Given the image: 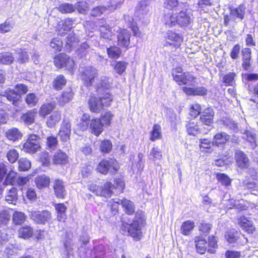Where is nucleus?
<instances>
[{
	"label": "nucleus",
	"instance_id": "1a4fd4ad",
	"mask_svg": "<svg viewBox=\"0 0 258 258\" xmlns=\"http://www.w3.org/2000/svg\"><path fill=\"white\" fill-rule=\"evenodd\" d=\"M182 35L174 30H168L165 36V46H172L175 49L179 47L183 42Z\"/></svg>",
	"mask_w": 258,
	"mask_h": 258
},
{
	"label": "nucleus",
	"instance_id": "5701e85b",
	"mask_svg": "<svg viewBox=\"0 0 258 258\" xmlns=\"http://www.w3.org/2000/svg\"><path fill=\"white\" fill-rule=\"evenodd\" d=\"M71 134V125L69 122L63 121L60 125L58 133L60 141L67 142L70 140Z\"/></svg>",
	"mask_w": 258,
	"mask_h": 258
},
{
	"label": "nucleus",
	"instance_id": "f257e3e1",
	"mask_svg": "<svg viewBox=\"0 0 258 258\" xmlns=\"http://www.w3.org/2000/svg\"><path fill=\"white\" fill-rule=\"evenodd\" d=\"M121 207L124 212L127 215L135 214L132 222L128 223L123 221L121 223L120 228L121 230L127 233L134 241H140L143 235L142 231V227L146 224V219L142 211L136 212V206L134 202L130 200L123 198L120 200Z\"/></svg>",
	"mask_w": 258,
	"mask_h": 258
},
{
	"label": "nucleus",
	"instance_id": "774afa93",
	"mask_svg": "<svg viewBox=\"0 0 258 258\" xmlns=\"http://www.w3.org/2000/svg\"><path fill=\"white\" fill-rule=\"evenodd\" d=\"M106 10L107 8L105 6H96L91 10L90 16L92 17L101 16Z\"/></svg>",
	"mask_w": 258,
	"mask_h": 258
},
{
	"label": "nucleus",
	"instance_id": "aec40b11",
	"mask_svg": "<svg viewBox=\"0 0 258 258\" xmlns=\"http://www.w3.org/2000/svg\"><path fill=\"white\" fill-rule=\"evenodd\" d=\"M3 96L10 102L13 105L18 107L20 105L22 100V96L16 90L11 88H8L5 90Z\"/></svg>",
	"mask_w": 258,
	"mask_h": 258
},
{
	"label": "nucleus",
	"instance_id": "4be33fe9",
	"mask_svg": "<svg viewBox=\"0 0 258 258\" xmlns=\"http://www.w3.org/2000/svg\"><path fill=\"white\" fill-rule=\"evenodd\" d=\"M104 126L97 117H93L90 120L89 133L96 137H99L104 131Z\"/></svg>",
	"mask_w": 258,
	"mask_h": 258
},
{
	"label": "nucleus",
	"instance_id": "49530a36",
	"mask_svg": "<svg viewBox=\"0 0 258 258\" xmlns=\"http://www.w3.org/2000/svg\"><path fill=\"white\" fill-rule=\"evenodd\" d=\"M90 116L89 115L84 114L83 117L80 119V121L77 124L78 130L81 132L89 130V123Z\"/></svg>",
	"mask_w": 258,
	"mask_h": 258
},
{
	"label": "nucleus",
	"instance_id": "a19ab883",
	"mask_svg": "<svg viewBox=\"0 0 258 258\" xmlns=\"http://www.w3.org/2000/svg\"><path fill=\"white\" fill-rule=\"evenodd\" d=\"M73 24V20L71 18L65 19L62 22L61 27L58 29V32L61 36H63L66 34L67 32L70 31L72 27Z\"/></svg>",
	"mask_w": 258,
	"mask_h": 258
},
{
	"label": "nucleus",
	"instance_id": "20e7f679",
	"mask_svg": "<svg viewBox=\"0 0 258 258\" xmlns=\"http://www.w3.org/2000/svg\"><path fill=\"white\" fill-rule=\"evenodd\" d=\"M114 183L110 180L106 181L101 186L100 197L109 198L113 195L114 190L117 194L123 192L125 188V182L123 178L117 177L114 179Z\"/></svg>",
	"mask_w": 258,
	"mask_h": 258
},
{
	"label": "nucleus",
	"instance_id": "bf43d9fd",
	"mask_svg": "<svg viewBox=\"0 0 258 258\" xmlns=\"http://www.w3.org/2000/svg\"><path fill=\"white\" fill-rule=\"evenodd\" d=\"M127 64L128 63L126 62L121 60L117 61H116L113 68L116 74L121 75L125 72Z\"/></svg>",
	"mask_w": 258,
	"mask_h": 258
},
{
	"label": "nucleus",
	"instance_id": "c9c22d12",
	"mask_svg": "<svg viewBox=\"0 0 258 258\" xmlns=\"http://www.w3.org/2000/svg\"><path fill=\"white\" fill-rule=\"evenodd\" d=\"M195 227V224L193 221L186 220L184 221L180 227L181 233L184 236L190 234Z\"/></svg>",
	"mask_w": 258,
	"mask_h": 258
},
{
	"label": "nucleus",
	"instance_id": "9d476101",
	"mask_svg": "<svg viewBox=\"0 0 258 258\" xmlns=\"http://www.w3.org/2000/svg\"><path fill=\"white\" fill-rule=\"evenodd\" d=\"M80 76L84 85L87 87H89L93 85L95 78L97 76V73L95 69L91 67H88L81 72Z\"/></svg>",
	"mask_w": 258,
	"mask_h": 258
},
{
	"label": "nucleus",
	"instance_id": "f8f14e48",
	"mask_svg": "<svg viewBox=\"0 0 258 258\" xmlns=\"http://www.w3.org/2000/svg\"><path fill=\"white\" fill-rule=\"evenodd\" d=\"M52 189L56 198L63 200L66 198L67 191L64 182L62 179L57 178L53 180Z\"/></svg>",
	"mask_w": 258,
	"mask_h": 258
},
{
	"label": "nucleus",
	"instance_id": "bb28decb",
	"mask_svg": "<svg viewBox=\"0 0 258 258\" xmlns=\"http://www.w3.org/2000/svg\"><path fill=\"white\" fill-rule=\"evenodd\" d=\"M55 106V102L53 101L43 103L38 111L39 116L43 119L45 118L52 112Z\"/></svg>",
	"mask_w": 258,
	"mask_h": 258
},
{
	"label": "nucleus",
	"instance_id": "f704fd0d",
	"mask_svg": "<svg viewBox=\"0 0 258 258\" xmlns=\"http://www.w3.org/2000/svg\"><path fill=\"white\" fill-rule=\"evenodd\" d=\"M162 138L161 126L159 124H154L152 130L150 132L149 139L152 142H155Z\"/></svg>",
	"mask_w": 258,
	"mask_h": 258
},
{
	"label": "nucleus",
	"instance_id": "f03ea898",
	"mask_svg": "<svg viewBox=\"0 0 258 258\" xmlns=\"http://www.w3.org/2000/svg\"><path fill=\"white\" fill-rule=\"evenodd\" d=\"M112 101L113 97L110 92H105L99 96L91 94L88 100V107L91 112L99 113L110 106Z\"/></svg>",
	"mask_w": 258,
	"mask_h": 258
},
{
	"label": "nucleus",
	"instance_id": "a878e982",
	"mask_svg": "<svg viewBox=\"0 0 258 258\" xmlns=\"http://www.w3.org/2000/svg\"><path fill=\"white\" fill-rule=\"evenodd\" d=\"M182 90L187 96H205L208 92L207 89L202 86L195 88L184 86L182 87Z\"/></svg>",
	"mask_w": 258,
	"mask_h": 258
},
{
	"label": "nucleus",
	"instance_id": "e2e57ef3",
	"mask_svg": "<svg viewBox=\"0 0 258 258\" xmlns=\"http://www.w3.org/2000/svg\"><path fill=\"white\" fill-rule=\"evenodd\" d=\"M30 161L25 158H21L18 161V169L20 171L28 170L31 168Z\"/></svg>",
	"mask_w": 258,
	"mask_h": 258
},
{
	"label": "nucleus",
	"instance_id": "2eb2a0df",
	"mask_svg": "<svg viewBox=\"0 0 258 258\" xmlns=\"http://www.w3.org/2000/svg\"><path fill=\"white\" fill-rule=\"evenodd\" d=\"M234 159L236 167L240 169H247L250 164V160L246 154L240 150L235 151Z\"/></svg>",
	"mask_w": 258,
	"mask_h": 258
},
{
	"label": "nucleus",
	"instance_id": "09e8293b",
	"mask_svg": "<svg viewBox=\"0 0 258 258\" xmlns=\"http://www.w3.org/2000/svg\"><path fill=\"white\" fill-rule=\"evenodd\" d=\"M18 199V190L17 188L12 187L5 197V201L9 204H15Z\"/></svg>",
	"mask_w": 258,
	"mask_h": 258
},
{
	"label": "nucleus",
	"instance_id": "c756f323",
	"mask_svg": "<svg viewBox=\"0 0 258 258\" xmlns=\"http://www.w3.org/2000/svg\"><path fill=\"white\" fill-rule=\"evenodd\" d=\"M67 80L62 74L57 75L52 82V86L55 91L61 90L67 85Z\"/></svg>",
	"mask_w": 258,
	"mask_h": 258
},
{
	"label": "nucleus",
	"instance_id": "338daca9",
	"mask_svg": "<svg viewBox=\"0 0 258 258\" xmlns=\"http://www.w3.org/2000/svg\"><path fill=\"white\" fill-rule=\"evenodd\" d=\"M19 156L18 151L15 149L9 150L7 153V158L8 160L11 163L16 162Z\"/></svg>",
	"mask_w": 258,
	"mask_h": 258
},
{
	"label": "nucleus",
	"instance_id": "7c9ffc66",
	"mask_svg": "<svg viewBox=\"0 0 258 258\" xmlns=\"http://www.w3.org/2000/svg\"><path fill=\"white\" fill-rule=\"evenodd\" d=\"M74 96V93L70 89L68 91H63L59 96L57 99V102L60 106H63L71 101Z\"/></svg>",
	"mask_w": 258,
	"mask_h": 258
},
{
	"label": "nucleus",
	"instance_id": "c03bdc74",
	"mask_svg": "<svg viewBox=\"0 0 258 258\" xmlns=\"http://www.w3.org/2000/svg\"><path fill=\"white\" fill-rule=\"evenodd\" d=\"M15 58L12 53L3 52L0 53V64L9 65L14 62Z\"/></svg>",
	"mask_w": 258,
	"mask_h": 258
},
{
	"label": "nucleus",
	"instance_id": "5fc2aeb1",
	"mask_svg": "<svg viewBox=\"0 0 258 258\" xmlns=\"http://www.w3.org/2000/svg\"><path fill=\"white\" fill-rule=\"evenodd\" d=\"M17 61L20 64L27 63L29 60V55L28 52L26 49H20L17 52Z\"/></svg>",
	"mask_w": 258,
	"mask_h": 258
},
{
	"label": "nucleus",
	"instance_id": "58836bf2",
	"mask_svg": "<svg viewBox=\"0 0 258 258\" xmlns=\"http://www.w3.org/2000/svg\"><path fill=\"white\" fill-rule=\"evenodd\" d=\"M36 186L39 189L48 187L50 184V178L45 175L38 176L35 178Z\"/></svg>",
	"mask_w": 258,
	"mask_h": 258
},
{
	"label": "nucleus",
	"instance_id": "052dcab7",
	"mask_svg": "<svg viewBox=\"0 0 258 258\" xmlns=\"http://www.w3.org/2000/svg\"><path fill=\"white\" fill-rule=\"evenodd\" d=\"M25 101L29 107H33L36 105L38 102V98L34 93H30L26 95Z\"/></svg>",
	"mask_w": 258,
	"mask_h": 258
},
{
	"label": "nucleus",
	"instance_id": "79ce46f5",
	"mask_svg": "<svg viewBox=\"0 0 258 258\" xmlns=\"http://www.w3.org/2000/svg\"><path fill=\"white\" fill-rule=\"evenodd\" d=\"M106 51L108 57L114 59L119 58L122 53L120 48L115 45L110 46Z\"/></svg>",
	"mask_w": 258,
	"mask_h": 258
},
{
	"label": "nucleus",
	"instance_id": "3c124183",
	"mask_svg": "<svg viewBox=\"0 0 258 258\" xmlns=\"http://www.w3.org/2000/svg\"><path fill=\"white\" fill-rule=\"evenodd\" d=\"M236 74L235 72H229L223 76L222 82L226 86H231L235 84Z\"/></svg>",
	"mask_w": 258,
	"mask_h": 258
},
{
	"label": "nucleus",
	"instance_id": "6e6552de",
	"mask_svg": "<svg viewBox=\"0 0 258 258\" xmlns=\"http://www.w3.org/2000/svg\"><path fill=\"white\" fill-rule=\"evenodd\" d=\"M41 148V138L38 135L31 134L28 135L23 144L22 150L25 153L35 154Z\"/></svg>",
	"mask_w": 258,
	"mask_h": 258
},
{
	"label": "nucleus",
	"instance_id": "39448f33",
	"mask_svg": "<svg viewBox=\"0 0 258 258\" xmlns=\"http://www.w3.org/2000/svg\"><path fill=\"white\" fill-rule=\"evenodd\" d=\"M53 63L58 69H64L71 74L77 68V63L74 58L64 52H59L53 58Z\"/></svg>",
	"mask_w": 258,
	"mask_h": 258
},
{
	"label": "nucleus",
	"instance_id": "2f4dec72",
	"mask_svg": "<svg viewBox=\"0 0 258 258\" xmlns=\"http://www.w3.org/2000/svg\"><path fill=\"white\" fill-rule=\"evenodd\" d=\"M99 150L102 154L110 153L112 150L113 145L109 139L99 140Z\"/></svg>",
	"mask_w": 258,
	"mask_h": 258
},
{
	"label": "nucleus",
	"instance_id": "603ef678",
	"mask_svg": "<svg viewBox=\"0 0 258 258\" xmlns=\"http://www.w3.org/2000/svg\"><path fill=\"white\" fill-rule=\"evenodd\" d=\"M208 252L210 253H215L218 247L217 237L214 235L209 236L208 238Z\"/></svg>",
	"mask_w": 258,
	"mask_h": 258
},
{
	"label": "nucleus",
	"instance_id": "680f3d73",
	"mask_svg": "<svg viewBox=\"0 0 258 258\" xmlns=\"http://www.w3.org/2000/svg\"><path fill=\"white\" fill-rule=\"evenodd\" d=\"M242 49L240 44L236 43L234 44L229 53L231 58L233 60L238 59L240 53H241Z\"/></svg>",
	"mask_w": 258,
	"mask_h": 258
},
{
	"label": "nucleus",
	"instance_id": "a18cd8bd",
	"mask_svg": "<svg viewBox=\"0 0 258 258\" xmlns=\"http://www.w3.org/2000/svg\"><path fill=\"white\" fill-rule=\"evenodd\" d=\"M113 115L111 111H107L97 117L99 121L101 122L104 126H109L111 125Z\"/></svg>",
	"mask_w": 258,
	"mask_h": 258
},
{
	"label": "nucleus",
	"instance_id": "423d86ee",
	"mask_svg": "<svg viewBox=\"0 0 258 258\" xmlns=\"http://www.w3.org/2000/svg\"><path fill=\"white\" fill-rule=\"evenodd\" d=\"M119 169L118 161L114 158H103L97 164L96 171L102 175L115 174Z\"/></svg>",
	"mask_w": 258,
	"mask_h": 258
},
{
	"label": "nucleus",
	"instance_id": "0e129e2a",
	"mask_svg": "<svg viewBox=\"0 0 258 258\" xmlns=\"http://www.w3.org/2000/svg\"><path fill=\"white\" fill-rule=\"evenodd\" d=\"M50 45L55 51L60 52L62 48V41L58 37L53 38L50 42Z\"/></svg>",
	"mask_w": 258,
	"mask_h": 258
},
{
	"label": "nucleus",
	"instance_id": "a211bd4d",
	"mask_svg": "<svg viewBox=\"0 0 258 258\" xmlns=\"http://www.w3.org/2000/svg\"><path fill=\"white\" fill-rule=\"evenodd\" d=\"M241 67L244 71L249 70L251 66L252 50L250 48L246 47L241 50Z\"/></svg>",
	"mask_w": 258,
	"mask_h": 258
},
{
	"label": "nucleus",
	"instance_id": "b1692460",
	"mask_svg": "<svg viewBox=\"0 0 258 258\" xmlns=\"http://www.w3.org/2000/svg\"><path fill=\"white\" fill-rule=\"evenodd\" d=\"M215 112L211 108H205L202 112L200 120L203 124L207 126H211L214 123Z\"/></svg>",
	"mask_w": 258,
	"mask_h": 258
},
{
	"label": "nucleus",
	"instance_id": "4c0bfd02",
	"mask_svg": "<svg viewBox=\"0 0 258 258\" xmlns=\"http://www.w3.org/2000/svg\"><path fill=\"white\" fill-rule=\"evenodd\" d=\"M79 42V39L74 34H69L66 38L65 48L68 52H70Z\"/></svg>",
	"mask_w": 258,
	"mask_h": 258
},
{
	"label": "nucleus",
	"instance_id": "c85d7f7f",
	"mask_svg": "<svg viewBox=\"0 0 258 258\" xmlns=\"http://www.w3.org/2000/svg\"><path fill=\"white\" fill-rule=\"evenodd\" d=\"M36 113V109L28 110L22 114L20 119L25 125H31L35 121Z\"/></svg>",
	"mask_w": 258,
	"mask_h": 258
},
{
	"label": "nucleus",
	"instance_id": "473e14b6",
	"mask_svg": "<svg viewBox=\"0 0 258 258\" xmlns=\"http://www.w3.org/2000/svg\"><path fill=\"white\" fill-rule=\"evenodd\" d=\"M23 136L22 133L17 127H12L6 133V138L10 141L16 142L20 140Z\"/></svg>",
	"mask_w": 258,
	"mask_h": 258
},
{
	"label": "nucleus",
	"instance_id": "ea45409f",
	"mask_svg": "<svg viewBox=\"0 0 258 258\" xmlns=\"http://www.w3.org/2000/svg\"><path fill=\"white\" fill-rule=\"evenodd\" d=\"M26 220V216L23 212L14 211L12 215V221L14 225H22Z\"/></svg>",
	"mask_w": 258,
	"mask_h": 258
},
{
	"label": "nucleus",
	"instance_id": "6e6d98bb",
	"mask_svg": "<svg viewBox=\"0 0 258 258\" xmlns=\"http://www.w3.org/2000/svg\"><path fill=\"white\" fill-rule=\"evenodd\" d=\"M11 215L8 209L0 211V227L7 225L10 221Z\"/></svg>",
	"mask_w": 258,
	"mask_h": 258
},
{
	"label": "nucleus",
	"instance_id": "0eeeda50",
	"mask_svg": "<svg viewBox=\"0 0 258 258\" xmlns=\"http://www.w3.org/2000/svg\"><path fill=\"white\" fill-rule=\"evenodd\" d=\"M173 80L179 86L191 85L197 78L188 72H183L182 68L177 67L172 70Z\"/></svg>",
	"mask_w": 258,
	"mask_h": 258
},
{
	"label": "nucleus",
	"instance_id": "864d4df0",
	"mask_svg": "<svg viewBox=\"0 0 258 258\" xmlns=\"http://www.w3.org/2000/svg\"><path fill=\"white\" fill-rule=\"evenodd\" d=\"M100 37L106 39H110L111 37V29L107 24L102 25L99 28Z\"/></svg>",
	"mask_w": 258,
	"mask_h": 258
},
{
	"label": "nucleus",
	"instance_id": "4d7b16f0",
	"mask_svg": "<svg viewBox=\"0 0 258 258\" xmlns=\"http://www.w3.org/2000/svg\"><path fill=\"white\" fill-rule=\"evenodd\" d=\"M57 10L62 14L72 13L75 11V7L72 4L62 3L58 6Z\"/></svg>",
	"mask_w": 258,
	"mask_h": 258
},
{
	"label": "nucleus",
	"instance_id": "37998d69",
	"mask_svg": "<svg viewBox=\"0 0 258 258\" xmlns=\"http://www.w3.org/2000/svg\"><path fill=\"white\" fill-rule=\"evenodd\" d=\"M245 8L244 4L239 5L237 8H233L230 10V14L236 18L240 20L243 19L244 17Z\"/></svg>",
	"mask_w": 258,
	"mask_h": 258
},
{
	"label": "nucleus",
	"instance_id": "7ed1b4c3",
	"mask_svg": "<svg viewBox=\"0 0 258 258\" xmlns=\"http://www.w3.org/2000/svg\"><path fill=\"white\" fill-rule=\"evenodd\" d=\"M162 22L166 28H172L177 25L180 27L186 26L189 24L190 17L182 10L178 14L167 13L164 14Z\"/></svg>",
	"mask_w": 258,
	"mask_h": 258
},
{
	"label": "nucleus",
	"instance_id": "4468645a",
	"mask_svg": "<svg viewBox=\"0 0 258 258\" xmlns=\"http://www.w3.org/2000/svg\"><path fill=\"white\" fill-rule=\"evenodd\" d=\"M186 129L189 135L195 136L199 134H206L209 130L206 129L203 124H200L197 121L190 120L186 125Z\"/></svg>",
	"mask_w": 258,
	"mask_h": 258
},
{
	"label": "nucleus",
	"instance_id": "ddd939ff",
	"mask_svg": "<svg viewBox=\"0 0 258 258\" xmlns=\"http://www.w3.org/2000/svg\"><path fill=\"white\" fill-rule=\"evenodd\" d=\"M131 34L129 31L123 28H120L117 31V45L121 47L128 49L130 45Z\"/></svg>",
	"mask_w": 258,
	"mask_h": 258
},
{
	"label": "nucleus",
	"instance_id": "393cba45",
	"mask_svg": "<svg viewBox=\"0 0 258 258\" xmlns=\"http://www.w3.org/2000/svg\"><path fill=\"white\" fill-rule=\"evenodd\" d=\"M52 162L55 165H64L69 162V157L66 153L58 150L53 155Z\"/></svg>",
	"mask_w": 258,
	"mask_h": 258
},
{
	"label": "nucleus",
	"instance_id": "cd10ccee",
	"mask_svg": "<svg viewBox=\"0 0 258 258\" xmlns=\"http://www.w3.org/2000/svg\"><path fill=\"white\" fill-rule=\"evenodd\" d=\"M196 251L198 253L203 254L208 251V242L202 236H196L195 238Z\"/></svg>",
	"mask_w": 258,
	"mask_h": 258
},
{
	"label": "nucleus",
	"instance_id": "dca6fc26",
	"mask_svg": "<svg viewBox=\"0 0 258 258\" xmlns=\"http://www.w3.org/2000/svg\"><path fill=\"white\" fill-rule=\"evenodd\" d=\"M237 223L241 228L247 234H253L256 231L253 222L244 216L237 218Z\"/></svg>",
	"mask_w": 258,
	"mask_h": 258
},
{
	"label": "nucleus",
	"instance_id": "412c9836",
	"mask_svg": "<svg viewBox=\"0 0 258 258\" xmlns=\"http://www.w3.org/2000/svg\"><path fill=\"white\" fill-rule=\"evenodd\" d=\"M230 139V136L225 132L217 133L213 136L212 145L217 147H224Z\"/></svg>",
	"mask_w": 258,
	"mask_h": 258
},
{
	"label": "nucleus",
	"instance_id": "6ab92c4d",
	"mask_svg": "<svg viewBox=\"0 0 258 258\" xmlns=\"http://www.w3.org/2000/svg\"><path fill=\"white\" fill-rule=\"evenodd\" d=\"M53 206L55 209L56 220L61 223L66 222L68 219L67 206L63 203H54Z\"/></svg>",
	"mask_w": 258,
	"mask_h": 258
},
{
	"label": "nucleus",
	"instance_id": "69168bd1",
	"mask_svg": "<svg viewBox=\"0 0 258 258\" xmlns=\"http://www.w3.org/2000/svg\"><path fill=\"white\" fill-rule=\"evenodd\" d=\"M164 7L169 10L177 9L180 5L178 0H164L163 3Z\"/></svg>",
	"mask_w": 258,
	"mask_h": 258
},
{
	"label": "nucleus",
	"instance_id": "e433bc0d",
	"mask_svg": "<svg viewBox=\"0 0 258 258\" xmlns=\"http://www.w3.org/2000/svg\"><path fill=\"white\" fill-rule=\"evenodd\" d=\"M18 173L13 169L7 171L4 178L3 184L5 185H14L16 182Z\"/></svg>",
	"mask_w": 258,
	"mask_h": 258
},
{
	"label": "nucleus",
	"instance_id": "9b49d317",
	"mask_svg": "<svg viewBox=\"0 0 258 258\" xmlns=\"http://www.w3.org/2000/svg\"><path fill=\"white\" fill-rule=\"evenodd\" d=\"M30 218L36 224H44L51 218V213L47 210L32 211L29 214Z\"/></svg>",
	"mask_w": 258,
	"mask_h": 258
},
{
	"label": "nucleus",
	"instance_id": "72a5a7b5",
	"mask_svg": "<svg viewBox=\"0 0 258 258\" xmlns=\"http://www.w3.org/2000/svg\"><path fill=\"white\" fill-rule=\"evenodd\" d=\"M60 111H56L49 115L46 121V125L48 128L54 127L61 120Z\"/></svg>",
	"mask_w": 258,
	"mask_h": 258
},
{
	"label": "nucleus",
	"instance_id": "13d9d810",
	"mask_svg": "<svg viewBox=\"0 0 258 258\" xmlns=\"http://www.w3.org/2000/svg\"><path fill=\"white\" fill-rule=\"evenodd\" d=\"M212 228L211 223L203 221L201 222L198 226V229L201 234L203 236L208 235Z\"/></svg>",
	"mask_w": 258,
	"mask_h": 258
},
{
	"label": "nucleus",
	"instance_id": "8fccbe9b",
	"mask_svg": "<svg viewBox=\"0 0 258 258\" xmlns=\"http://www.w3.org/2000/svg\"><path fill=\"white\" fill-rule=\"evenodd\" d=\"M215 175L218 181L220 182L222 185L225 186H229L231 185L232 179L227 174L225 173L217 172L215 173Z\"/></svg>",
	"mask_w": 258,
	"mask_h": 258
},
{
	"label": "nucleus",
	"instance_id": "de8ad7c7",
	"mask_svg": "<svg viewBox=\"0 0 258 258\" xmlns=\"http://www.w3.org/2000/svg\"><path fill=\"white\" fill-rule=\"evenodd\" d=\"M119 199H112L107 204V206L110 209V213L113 215H116L118 213L120 203Z\"/></svg>",
	"mask_w": 258,
	"mask_h": 258
},
{
	"label": "nucleus",
	"instance_id": "f3484780",
	"mask_svg": "<svg viewBox=\"0 0 258 258\" xmlns=\"http://www.w3.org/2000/svg\"><path fill=\"white\" fill-rule=\"evenodd\" d=\"M35 230L30 225H22L17 231V237L24 240H28L34 237Z\"/></svg>",
	"mask_w": 258,
	"mask_h": 258
}]
</instances>
